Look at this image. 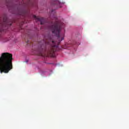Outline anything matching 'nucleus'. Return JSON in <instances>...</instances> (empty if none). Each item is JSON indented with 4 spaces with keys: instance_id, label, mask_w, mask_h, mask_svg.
<instances>
[{
    "instance_id": "f257e3e1",
    "label": "nucleus",
    "mask_w": 129,
    "mask_h": 129,
    "mask_svg": "<svg viewBox=\"0 0 129 129\" xmlns=\"http://www.w3.org/2000/svg\"><path fill=\"white\" fill-rule=\"evenodd\" d=\"M63 28H64V23L60 21L56 20L54 23H53V22H51V25L48 27V29L51 30L52 34L56 36L57 40L55 42L49 37L47 39L45 38L43 40L39 42L38 44V52L40 55L41 56L43 55V52L46 51V46H48V45L50 47L48 54L50 55L54 54V52L56 51V48H58L61 41L64 40L65 34L64 33H60V31Z\"/></svg>"
},
{
    "instance_id": "f03ea898",
    "label": "nucleus",
    "mask_w": 129,
    "mask_h": 129,
    "mask_svg": "<svg viewBox=\"0 0 129 129\" xmlns=\"http://www.w3.org/2000/svg\"><path fill=\"white\" fill-rule=\"evenodd\" d=\"M13 54L4 52L0 56L1 73H9L13 69Z\"/></svg>"
},
{
    "instance_id": "7ed1b4c3",
    "label": "nucleus",
    "mask_w": 129,
    "mask_h": 129,
    "mask_svg": "<svg viewBox=\"0 0 129 129\" xmlns=\"http://www.w3.org/2000/svg\"><path fill=\"white\" fill-rule=\"evenodd\" d=\"M9 26H12V22H9L8 18H4L3 22L0 21V32H4L5 30H7Z\"/></svg>"
},
{
    "instance_id": "20e7f679",
    "label": "nucleus",
    "mask_w": 129,
    "mask_h": 129,
    "mask_svg": "<svg viewBox=\"0 0 129 129\" xmlns=\"http://www.w3.org/2000/svg\"><path fill=\"white\" fill-rule=\"evenodd\" d=\"M33 18L35 19L37 22H40V25H44L45 19L42 17H36V15H33Z\"/></svg>"
},
{
    "instance_id": "39448f33",
    "label": "nucleus",
    "mask_w": 129,
    "mask_h": 129,
    "mask_svg": "<svg viewBox=\"0 0 129 129\" xmlns=\"http://www.w3.org/2000/svg\"><path fill=\"white\" fill-rule=\"evenodd\" d=\"M26 3L25 4L26 6L27 7H33L35 5H37L36 3V0H26Z\"/></svg>"
},
{
    "instance_id": "423d86ee",
    "label": "nucleus",
    "mask_w": 129,
    "mask_h": 129,
    "mask_svg": "<svg viewBox=\"0 0 129 129\" xmlns=\"http://www.w3.org/2000/svg\"><path fill=\"white\" fill-rule=\"evenodd\" d=\"M51 5L58 7V8H61V3L57 0L54 1L53 3H51Z\"/></svg>"
},
{
    "instance_id": "0eeeda50",
    "label": "nucleus",
    "mask_w": 129,
    "mask_h": 129,
    "mask_svg": "<svg viewBox=\"0 0 129 129\" xmlns=\"http://www.w3.org/2000/svg\"><path fill=\"white\" fill-rule=\"evenodd\" d=\"M18 15L24 16V15H25V12H24L23 10H20L19 12L18 13Z\"/></svg>"
},
{
    "instance_id": "6e6552de",
    "label": "nucleus",
    "mask_w": 129,
    "mask_h": 129,
    "mask_svg": "<svg viewBox=\"0 0 129 129\" xmlns=\"http://www.w3.org/2000/svg\"><path fill=\"white\" fill-rule=\"evenodd\" d=\"M54 10L52 9L51 11V14H53V13H54Z\"/></svg>"
},
{
    "instance_id": "1a4fd4ad",
    "label": "nucleus",
    "mask_w": 129,
    "mask_h": 129,
    "mask_svg": "<svg viewBox=\"0 0 129 129\" xmlns=\"http://www.w3.org/2000/svg\"><path fill=\"white\" fill-rule=\"evenodd\" d=\"M26 43H27V44H29V41H27V42H26Z\"/></svg>"
}]
</instances>
